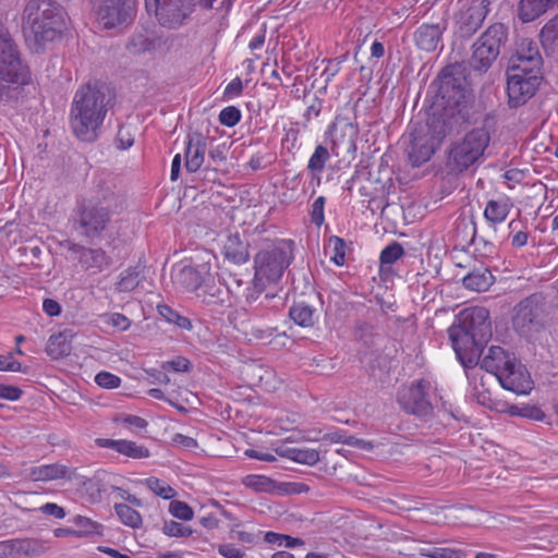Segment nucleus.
<instances>
[{
    "instance_id": "nucleus-47",
    "label": "nucleus",
    "mask_w": 558,
    "mask_h": 558,
    "mask_svg": "<svg viewBox=\"0 0 558 558\" xmlns=\"http://www.w3.org/2000/svg\"><path fill=\"white\" fill-rule=\"evenodd\" d=\"M403 255V246L399 242L392 241L380 252V268L384 269L386 266L395 264Z\"/></svg>"
},
{
    "instance_id": "nucleus-18",
    "label": "nucleus",
    "mask_w": 558,
    "mask_h": 558,
    "mask_svg": "<svg viewBox=\"0 0 558 558\" xmlns=\"http://www.w3.org/2000/svg\"><path fill=\"white\" fill-rule=\"evenodd\" d=\"M410 135L408 157L413 167H420L432 158L439 145L428 136L426 126H414Z\"/></svg>"
},
{
    "instance_id": "nucleus-21",
    "label": "nucleus",
    "mask_w": 558,
    "mask_h": 558,
    "mask_svg": "<svg viewBox=\"0 0 558 558\" xmlns=\"http://www.w3.org/2000/svg\"><path fill=\"white\" fill-rule=\"evenodd\" d=\"M69 250L77 255L78 263L85 270L101 272L113 265L112 257L101 247H86L72 243Z\"/></svg>"
},
{
    "instance_id": "nucleus-24",
    "label": "nucleus",
    "mask_w": 558,
    "mask_h": 558,
    "mask_svg": "<svg viewBox=\"0 0 558 558\" xmlns=\"http://www.w3.org/2000/svg\"><path fill=\"white\" fill-rule=\"evenodd\" d=\"M207 137L198 131L190 132L185 141V169L194 173L201 169L205 161Z\"/></svg>"
},
{
    "instance_id": "nucleus-6",
    "label": "nucleus",
    "mask_w": 558,
    "mask_h": 558,
    "mask_svg": "<svg viewBox=\"0 0 558 558\" xmlns=\"http://www.w3.org/2000/svg\"><path fill=\"white\" fill-rule=\"evenodd\" d=\"M216 0H145L147 12L154 11L160 26L178 29L185 25L195 7L213 9Z\"/></svg>"
},
{
    "instance_id": "nucleus-14",
    "label": "nucleus",
    "mask_w": 558,
    "mask_h": 558,
    "mask_svg": "<svg viewBox=\"0 0 558 558\" xmlns=\"http://www.w3.org/2000/svg\"><path fill=\"white\" fill-rule=\"evenodd\" d=\"M96 13L104 28L130 25L136 16L135 0H97Z\"/></svg>"
},
{
    "instance_id": "nucleus-52",
    "label": "nucleus",
    "mask_w": 558,
    "mask_h": 558,
    "mask_svg": "<svg viewBox=\"0 0 558 558\" xmlns=\"http://www.w3.org/2000/svg\"><path fill=\"white\" fill-rule=\"evenodd\" d=\"M329 244L333 245V255L330 257V260L335 263L337 266H342L345 263V241L337 235H331L329 238Z\"/></svg>"
},
{
    "instance_id": "nucleus-29",
    "label": "nucleus",
    "mask_w": 558,
    "mask_h": 558,
    "mask_svg": "<svg viewBox=\"0 0 558 558\" xmlns=\"http://www.w3.org/2000/svg\"><path fill=\"white\" fill-rule=\"evenodd\" d=\"M556 7L558 0H520L518 17L522 23H530Z\"/></svg>"
},
{
    "instance_id": "nucleus-33",
    "label": "nucleus",
    "mask_w": 558,
    "mask_h": 558,
    "mask_svg": "<svg viewBox=\"0 0 558 558\" xmlns=\"http://www.w3.org/2000/svg\"><path fill=\"white\" fill-rule=\"evenodd\" d=\"M49 549L47 542L37 538L11 539V557H37Z\"/></svg>"
},
{
    "instance_id": "nucleus-55",
    "label": "nucleus",
    "mask_w": 558,
    "mask_h": 558,
    "mask_svg": "<svg viewBox=\"0 0 558 558\" xmlns=\"http://www.w3.org/2000/svg\"><path fill=\"white\" fill-rule=\"evenodd\" d=\"M367 368L369 372V375L373 377L377 376L376 371H380L383 373H388L390 366L389 361L386 355H383L381 353H372L371 359L367 363Z\"/></svg>"
},
{
    "instance_id": "nucleus-23",
    "label": "nucleus",
    "mask_w": 558,
    "mask_h": 558,
    "mask_svg": "<svg viewBox=\"0 0 558 558\" xmlns=\"http://www.w3.org/2000/svg\"><path fill=\"white\" fill-rule=\"evenodd\" d=\"M517 360L514 353L506 351L499 345H492L488 349V353L484 356L481 362V367L477 371V377L480 376L481 385L483 383L482 371H486L493 374L497 379L500 378L501 373L506 372L512 363Z\"/></svg>"
},
{
    "instance_id": "nucleus-11",
    "label": "nucleus",
    "mask_w": 558,
    "mask_h": 558,
    "mask_svg": "<svg viewBox=\"0 0 558 558\" xmlns=\"http://www.w3.org/2000/svg\"><path fill=\"white\" fill-rule=\"evenodd\" d=\"M432 384L426 378H420L411 383L407 388L398 392L400 408L410 415L423 422H430L435 417L434 405L429 399Z\"/></svg>"
},
{
    "instance_id": "nucleus-34",
    "label": "nucleus",
    "mask_w": 558,
    "mask_h": 558,
    "mask_svg": "<svg viewBox=\"0 0 558 558\" xmlns=\"http://www.w3.org/2000/svg\"><path fill=\"white\" fill-rule=\"evenodd\" d=\"M275 452L279 457L311 466L320 461V452L311 448H296L281 445L275 448Z\"/></svg>"
},
{
    "instance_id": "nucleus-51",
    "label": "nucleus",
    "mask_w": 558,
    "mask_h": 558,
    "mask_svg": "<svg viewBox=\"0 0 558 558\" xmlns=\"http://www.w3.org/2000/svg\"><path fill=\"white\" fill-rule=\"evenodd\" d=\"M146 485L151 492L163 499L168 500L175 496V490L170 485L157 477H148L146 480Z\"/></svg>"
},
{
    "instance_id": "nucleus-36",
    "label": "nucleus",
    "mask_w": 558,
    "mask_h": 558,
    "mask_svg": "<svg viewBox=\"0 0 558 558\" xmlns=\"http://www.w3.org/2000/svg\"><path fill=\"white\" fill-rule=\"evenodd\" d=\"M493 282L494 277L487 268L474 269L462 279V283L466 289L476 292L488 290Z\"/></svg>"
},
{
    "instance_id": "nucleus-19",
    "label": "nucleus",
    "mask_w": 558,
    "mask_h": 558,
    "mask_svg": "<svg viewBox=\"0 0 558 558\" xmlns=\"http://www.w3.org/2000/svg\"><path fill=\"white\" fill-rule=\"evenodd\" d=\"M508 66L533 68L542 70L543 58L536 41L531 38H518L514 49L509 52Z\"/></svg>"
},
{
    "instance_id": "nucleus-32",
    "label": "nucleus",
    "mask_w": 558,
    "mask_h": 558,
    "mask_svg": "<svg viewBox=\"0 0 558 558\" xmlns=\"http://www.w3.org/2000/svg\"><path fill=\"white\" fill-rule=\"evenodd\" d=\"M509 35V26L501 22H496L489 25L480 37L484 40V44H488L495 48L496 52L506 54Z\"/></svg>"
},
{
    "instance_id": "nucleus-56",
    "label": "nucleus",
    "mask_w": 558,
    "mask_h": 558,
    "mask_svg": "<svg viewBox=\"0 0 558 558\" xmlns=\"http://www.w3.org/2000/svg\"><path fill=\"white\" fill-rule=\"evenodd\" d=\"M162 532L170 537H187L193 533L192 529L173 520L165 522Z\"/></svg>"
},
{
    "instance_id": "nucleus-50",
    "label": "nucleus",
    "mask_w": 558,
    "mask_h": 558,
    "mask_svg": "<svg viewBox=\"0 0 558 558\" xmlns=\"http://www.w3.org/2000/svg\"><path fill=\"white\" fill-rule=\"evenodd\" d=\"M252 283L253 286L252 287H247L246 288V292L244 294L245 296V302L248 304V305H252L254 302H256L260 296H263V300L259 302L260 305H264V300H269V299H272L275 298L276 295L275 294H269V293H265L263 295V292L266 288V286L268 283L266 282H259L260 286H257L256 283V277L253 278L252 280Z\"/></svg>"
},
{
    "instance_id": "nucleus-10",
    "label": "nucleus",
    "mask_w": 558,
    "mask_h": 558,
    "mask_svg": "<svg viewBox=\"0 0 558 558\" xmlns=\"http://www.w3.org/2000/svg\"><path fill=\"white\" fill-rule=\"evenodd\" d=\"M506 75L510 108L525 105L535 95L543 81L542 70L520 68V65L507 66Z\"/></svg>"
},
{
    "instance_id": "nucleus-25",
    "label": "nucleus",
    "mask_w": 558,
    "mask_h": 558,
    "mask_svg": "<svg viewBox=\"0 0 558 558\" xmlns=\"http://www.w3.org/2000/svg\"><path fill=\"white\" fill-rule=\"evenodd\" d=\"M211 279L210 264L185 265L175 275L177 282L187 291H196Z\"/></svg>"
},
{
    "instance_id": "nucleus-20",
    "label": "nucleus",
    "mask_w": 558,
    "mask_h": 558,
    "mask_svg": "<svg viewBox=\"0 0 558 558\" xmlns=\"http://www.w3.org/2000/svg\"><path fill=\"white\" fill-rule=\"evenodd\" d=\"M471 122L472 121H462L451 114H446V110H441V112L430 114L425 123H418L415 126H426L428 129V136L440 146L447 135L458 132L462 124Z\"/></svg>"
},
{
    "instance_id": "nucleus-59",
    "label": "nucleus",
    "mask_w": 558,
    "mask_h": 558,
    "mask_svg": "<svg viewBox=\"0 0 558 558\" xmlns=\"http://www.w3.org/2000/svg\"><path fill=\"white\" fill-rule=\"evenodd\" d=\"M95 383L101 388L113 389L121 385V378L110 372H99L95 376Z\"/></svg>"
},
{
    "instance_id": "nucleus-37",
    "label": "nucleus",
    "mask_w": 558,
    "mask_h": 558,
    "mask_svg": "<svg viewBox=\"0 0 558 558\" xmlns=\"http://www.w3.org/2000/svg\"><path fill=\"white\" fill-rule=\"evenodd\" d=\"M71 345L68 342V337L64 332L51 335L48 339L46 347L47 354L53 360L66 356L70 354Z\"/></svg>"
},
{
    "instance_id": "nucleus-53",
    "label": "nucleus",
    "mask_w": 558,
    "mask_h": 558,
    "mask_svg": "<svg viewBox=\"0 0 558 558\" xmlns=\"http://www.w3.org/2000/svg\"><path fill=\"white\" fill-rule=\"evenodd\" d=\"M169 512L177 519L190 521L193 519V509L184 501L172 500L169 505Z\"/></svg>"
},
{
    "instance_id": "nucleus-43",
    "label": "nucleus",
    "mask_w": 558,
    "mask_h": 558,
    "mask_svg": "<svg viewBox=\"0 0 558 558\" xmlns=\"http://www.w3.org/2000/svg\"><path fill=\"white\" fill-rule=\"evenodd\" d=\"M330 159L329 150L324 145H317L314 153L310 157L307 169L313 177L319 175L326 166V162Z\"/></svg>"
},
{
    "instance_id": "nucleus-5",
    "label": "nucleus",
    "mask_w": 558,
    "mask_h": 558,
    "mask_svg": "<svg viewBox=\"0 0 558 558\" xmlns=\"http://www.w3.org/2000/svg\"><path fill=\"white\" fill-rule=\"evenodd\" d=\"M31 83L29 66L21 59L8 28L0 23V100H16L23 87Z\"/></svg>"
},
{
    "instance_id": "nucleus-62",
    "label": "nucleus",
    "mask_w": 558,
    "mask_h": 558,
    "mask_svg": "<svg viewBox=\"0 0 558 558\" xmlns=\"http://www.w3.org/2000/svg\"><path fill=\"white\" fill-rule=\"evenodd\" d=\"M276 331V328L272 327H259V326H252L250 329V335L259 341H270L274 337Z\"/></svg>"
},
{
    "instance_id": "nucleus-31",
    "label": "nucleus",
    "mask_w": 558,
    "mask_h": 558,
    "mask_svg": "<svg viewBox=\"0 0 558 558\" xmlns=\"http://www.w3.org/2000/svg\"><path fill=\"white\" fill-rule=\"evenodd\" d=\"M512 207L513 204L507 196H502L497 199H489L486 203V207L484 209V218L493 227L494 234H496V226L507 219Z\"/></svg>"
},
{
    "instance_id": "nucleus-57",
    "label": "nucleus",
    "mask_w": 558,
    "mask_h": 558,
    "mask_svg": "<svg viewBox=\"0 0 558 558\" xmlns=\"http://www.w3.org/2000/svg\"><path fill=\"white\" fill-rule=\"evenodd\" d=\"M375 336L374 326L366 322H357L354 327V337L356 340L369 345Z\"/></svg>"
},
{
    "instance_id": "nucleus-22",
    "label": "nucleus",
    "mask_w": 558,
    "mask_h": 558,
    "mask_svg": "<svg viewBox=\"0 0 558 558\" xmlns=\"http://www.w3.org/2000/svg\"><path fill=\"white\" fill-rule=\"evenodd\" d=\"M501 387L506 390L512 391L517 395H529L533 389V380L526 367L515 360L510 367L501 373L498 379Z\"/></svg>"
},
{
    "instance_id": "nucleus-35",
    "label": "nucleus",
    "mask_w": 558,
    "mask_h": 558,
    "mask_svg": "<svg viewBox=\"0 0 558 558\" xmlns=\"http://www.w3.org/2000/svg\"><path fill=\"white\" fill-rule=\"evenodd\" d=\"M539 40L546 56L558 52V13L542 27Z\"/></svg>"
},
{
    "instance_id": "nucleus-17",
    "label": "nucleus",
    "mask_w": 558,
    "mask_h": 558,
    "mask_svg": "<svg viewBox=\"0 0 558 558\" xmlns=\"http://www.w3.org/2000/svg\"><path fill=\"white\" fill-rule=\"evenodd\" d=\"M322 295L314 287H311L306 299L294 300L289 308V317L300 327H313L319 318L317 305L322 304Z\"/></svg>"
},
{
    "instance_id": "nucleus-60",
    "label": "nucleus",
    "mask_w": 558,
    "mask_h": 558,
    "mask_svg": "<svg viewBox=\"0 0 558 558\" xmlns=\"http://www.w3.org/2000/svg\"><path fill=\"white\" fill-rule=\"evenodd\" d=\"M326 198L324 196L317 197L312 204L311 221L317 227H320L325 221L324 207Z\"/></svg>"
},
{
    "instance_id": "nucleus-16",
    "label": "nucleus",
    "mask_w": 558,
    "mask_h": 558,
    "mask_svg": "<svg viewBox=\"0 0 558 558\" xmlns=\"http://www.w3.org/2000/svg\"><path fill=\"white\" fill-rule=\"evenodd\" d=\"M454 324L472 332L480 340L492 338L489 312L485 307L474 306L464 308L457 315Z\"/></svg>"
},
{
    "instance_id": "nucleus-44",
    "label": "nucleus",
    "mask_w": 558,
    "mask_h": 558,
    "mask_svg": "<svg viewBox=\"0 0 558 558\" xmlns=\"http://www.w3.org/2000/svg\"><path fill=\"white\" fill-rule=\"evenodd\" d=\"M157 312L166 322L173 324L183 330L192 329L191 320L186 316L179 314L169 305L159 304L157 306Z\"/></svg>"
},
{
    "instance_id": "nucleus-26",
    "label": "nucleus",
    "mask_w": 558,
    "mask_h": 558,
    "mask_svg": "<svg viewBox=\"0 0 558 558\" xmlns=\"http://www.w3.org/2000/svg\"><path fill=\"white\" fill-rule=\"evenodd\" d=\"M499 56L500 53L496 52L495 48L484 44V40L478 37L472 45L469 63L475 72L486 73Z\"/></svg>"
},
{
    "instance_id": "nucleus-9",
    "label": "nucleus",
    "mask_w": 558,
    "mask_h": 558,
    "mask_svg": "<svg viewBox=\"0 0 558 558\" xmlns=\"http://www.w3.org/2000/svg\"><path fill=\"white\" fill-rule=\"evenodd\" d=\"M112 216L113 214L98 204L82 198L76 202L73 210V228L78 235L93 242L104 236Z\"/></svg>"
},
{
    "instance_id": "nucleus-7",
    "label": "nucleus",
    "mask_w": 558,
    "mask_h": 558,
    "mask_svg": "<svg viewBox=\"0 0 558 558\" xmlns=\"http://www.w3.org/2000/svg\"><path fill=\"white\" fill-rule=\"evenodd\" d=\"M293 259L292 247L284 244H270L254 256V277L259 282L277 283Z\"/></svg>"
},
{
    "instance_id": "nucleus-58",
    "label": "nucleus",
    "mask_w": 558,
    "mask_h": 558,
    "mask_svg": "<svg viewBox=\"0 0 558 558\" xmlns=\"http://www.w3.org/2000/svg\"><path fill=\"white\" fill-rule=\"evenodd\" d=\"M161 368L162 371L189 373L192 369V364L186 357L180 355L171 361L162 362Z\"/></svg>"
},
{
    "instance_id": "nucleus-38",
    "label": "nucleus",
    "mask_w": 558,
    "mask_h": 558,
    "mask_svg": "<svg viewBox=\"0 0 558 558\" xmlns=\"http://www.w3.org/2000/svg\"><path fill=\"white\" fill-rule=\"evenodd\" d=\"M31 474L35 481L59 480L66 476L68 468L62 464H46L34 468Z\"/></svg>"
},
{
    "instance_id": "nucleus-63",
    "label": "nucleus",
    "mask_w": 558,
    "mask_h": 558,
    "mask_svg": "<svg viewBox=\"0 0 558 558\" xmlns=\"http://www.w3.org/2000/svg\"><path fill=\"white\" fill-rule=\"evenodd\" d=\"M22 395L23 391L21 388L0 384V399L16 401L22 397Z\"/></svg>"
},
{
    "instance_id": "nucleus-12",
    "label": "nucleus",
    "mask_w": 558,
    "mask_h": 558,
    "mask_svg": "<svg viewBox=\"0 0 558 558\" xmlns=\"http://www.w3.org/2000/svg\"><path fill=\"white\" fill-rule=\"evenodd\" d=\"M546 314V298L542 292L521 300L513 308L512 326L520 336H527L543 326Z\"/></svg>"
},
{
    "instance_id": "nucleus-49",
    "label": "nucleus",
    "mask_w": 558,
    "mask_h": 558,
    "mask_svg": "<svg viewBox=\"0 0 558 558\" xmlns=\"http://www.w3.org/2000/svg\"><path fill=\"white\" fill-rule=\"evenodd\" d=\"M153 40H150L145 35L134 34L128 40L125 48L129 51V53L136 56L149 51L153 48Z\"/></svg>"
},
{
    "instance_id": "nucleus-13",
    "label": "nucleus",
    "mask_w": 558,
    "mask_h": 558,
    "mask_svg": "<svg viewBox=\"0 0 558 558\" xmlns=\"http://www.w3.org/2000/svg\"><path fill=\"white\" fill-rule=\"evenodd\" d=\"M490 0H458L453 16L456 36L469 39L477 33L490 11Z\"/></svg>"
},
{
    "instance_id": "nucleus-2",
    "label": "nucleus",
    "mask_w": 558,
    "mask_h": 558,
    "mask_svg": "<svg viewBox=\"0 0 558 558\" xmlns=\"http://www.w3.org/2000/svg\"><path fill=\"white\" fill-rule=\"evenodd\" d=\"M68 21L66 11L56 0H27L22 15L26 46L33 53H44L61 40L68 31Z\"/></svg>"
},
{
    "instance_id": "nucleus-46",
    "label": "nucleus",
    "mask_w": 558,
    "mask_h": 558,
    "mask_svg": "<svg viewBox=\"0 0 558 558\" xmlns=\"http://www.w3.org/2000/svg\"><path fill=\"white\" fill-rule=\"evenodd\" d=\"M473 225V234L471 239V244L475 247V251L484 257L494 256L497 254V246L493 239H488L482 235H477L476 225Z\"/></svg>"
},
{
    "instance_id": "nucleus-42",
    "label": "nucleus",
    "mask_w": 558,
    "mask_h": 558,
    "mask_svg": "<svg viewBox=\"0 0 558 558\" xmlns=\"http://www.w3.org/2000/svg\"><path fill=\"white\" fill-rule=\"evenodd\" d=\"M142 268L137 266H130L120 274V279L117 282V289L120 292H130L135 290L140 284V275Z\"/></svg>"
},
{
    "instance_id": "nucleus-45",
    "label": "nucleus",
    "mask_w": 558,
    "mask_h": 558,
    "mask_svg": "<svg viewBox=\"0 0 558 558\" xmlns=\"http://www.w3.org/2000/svg\"><path fill=\"white\" fill-rule=\"evenodd\" d=\"M114 510L120 521L132 529H138L142 525V515L138 511L125 504H116Z\"/></svg>"
},
{
    "instance_id": "nucleus-1",
    "label": "nucleus",
    "mask_w": 558,
    "mask_h": 558,
    "mask_svg": "<svg viewBox=\"0 0 558 558\" xmlns=\"http://www.w3.org/2000/svg\"><path fill=\"white\" fill-rule=\"evenodd\" d=\"M114 97L111 87L101 81L88 82L76 90L71 105L70 124L78 140L87 143L97 141Z\"/></svg>"
},
{
    "instance_id": "nucleus-64",
    "label": "nucleus",
    "mask_w": 558,
    "mask_h": 558,
    "mask_svg": "<svg viewBox=\"0 0 558 558\" xmlns=\"http://www.w3.org/2000/svg\"><path fill=\"white\" fill-rule=\"evenodd\" d=\"M218 553L225 558H243L244 553L232 544H222L218 547Z\"/></svg>"
},
{
    "instance_id": "nucleus-28",
    "label": "nucleus",
    "mask_w": 558,
    "mask_h": 558,
    "mask_svg": "<svg viewBox=\"0 0 558 558\" xmlns=\"http://www.w3.org/2000/svg\"><path fill=\"white\" fill-rule=\"evenodd\" d=\"M250 243L245 234H229L223 244V255L229 262L241 265L250 259Z\"/></svg>"
},
{
    "instance_id": "nucleus-8",
    "label": "nucleus",
    "mask_w": 558,
    "mask_h": 558,
    "mask_svg": "<svg viewBox=\"0 0 558 558\" xmlns=\"http://www.w3.org/2000/svg\"><path fill=\"white\" fill-rule=\"evenodd\" d=\"M448 335L458 360L465 368L468 379L475 383L476 365L489 339L480 340L478 337L454 323L448 328Z\"/></svg>"
},
{
    "instance_id": "nucleus-4",
    "label": "nucleus",
    "mask_w": 558,
    "mask_h": 558,
    "mask_svg": "<svg viewBox=\"0 0 558 558\" xmlns=\"http://www.w3.org/2000/svg\"><path fill=\"white\" fill-rule=\"evenodd\" d=\"M495 130V117L487 113L481 126L474 128L466 132L462 138L451 143L446 159V167L449 172L460 174L482 160Z\"/></svg>"
},
{
    "instance_id": "nucleus-40",
    "label": "nucleus",
    "mask_w": 558,
    "mask_h": 558,
    "mask_svg": "<svg viewBox=\"0 0 558 558\" xmlns=\"http://www.w3.org/2000/svg\"><path fill=\"white\" fill-rule=\"evenodd\" d=\"M72 522L77 526V530H75L76 537L102 535V524L87 517L75 515Z\"/></svg>"
},
{
    "instance_id": "nucleus-30",
    "label": "nucleus",
    "mask_w": 558,
    "mask_h": 558,
    "mask_svg": "<svg viewBox=\"0 0 558 558\" xmlns=\"http://www.w3.org/2000/svg\"><path fill=\"white\" fill-rule=\"evenodd\" d=\"M96 444L101 448H110L117 452L126 456L132 459L148 458L150 452L148 448L138 446L136 442L126 439H108L97 438Z\"/></svg>"
},
{
    "instance_id": "nucleus-3",
    "label": "nucleus",
    "mask_w": 558,
    "mask_h": 558,
    "mask_svg": "<svg viewBox=\"0 0 558 558\" xmlns=\"http://www.w3.org/2000/svg\"><path fill=\"white\" fill-rule=\"evenodd\" d=\"M435 93L433 106L446 110V114L462 121H472L474 97L466 80L465 68L461 63L444 66L429 85Z\"/></svg>"
},
{
    "instance_id": "nucleus-27",
    "label": "nucleus",
    "mask_w": 558,
    "mask_h": 558,
    "mask_svg": "<svg viewBox=\"0 0 558 558\" xmlns=\"http://www.w3.org/2000/svg\"><path fill=\"white\" fill-rule=\"evenodd\" d=\"M445 24H422L414 33V41L418 49L432 52L435 51L441 41Z\"/></svg>"
},
{
    "instance_id": "nucleus-61",
    "label": "nucleus",
    "mask_w": 558,
    "mask_h": 558,
    "mask_svg": "<svg viewBox=\"0 0 558 558\" xmlns=\"http://www.w3.org/2000/svg\"><path fill=\"white\" fill-rule=\"evenodd\" d=\"M430 558H464V554L460 549L452 548H434L428 555Z\"/></svg>"
},
{
    "instance_id": "nucleus-15",
    "label": "nucleus",
    "mask_w": 558,
    "mask_h": 558,
    "mask_svg": "<svg viewBox=\"0 0 558 558\" xmlns=\"http://www.w3.org/2000/svg\"><path fill=\"white\" fill-rule=\"evenodd\" d=\"M94 204H98L113 215L121 214L126 207L124 193L118 189L113 179L99 178L95 184L94 194L84 197Z\"/></svg>"
},
{
    "instance_id": "nucleus-39",
    "label": "nucleus",
    "mask_w": 558,
    "mask_h": 558,
    "mask_svg": "<svg viewBox=\"0 0 558 558\" xmlns=\"http://www.w3.org/2000/svg\"><path fill=\"white\" fill-rule=\"evenodd\" d=\"M202 287L204 288V302L207 304H223L229 293H231V289L223 287L221 283L216 284L206 281Z\"/></svg>"
},
{
    "instance_id": "nucleus-41",
    "label": "nucleus",
    "mask_w": 558,
    "mask_h": 558,
    "mask_svg": "<svg viewBox=\"0 0 558 558\" xmlns=\"http://www.w3.org/2000/svg\"><path fill=\"white\" fill-rule=\"evenodd\" d=\"M510 416H521L532 421H544L546 414L535 404H511L507 410Z\"/></svg>"
},
{
    "instance_id": "nucleus-54",
    "label": "nucleus",
    "mask_w": 558,
    "mask_h": 558,
    "mask_svg": "<svg viewBox=\"0 0 558 558\" xmlns=\"http://www.w3.org/2000/svg\"><path fill=\"white\" fill-rule=\"evenodd\" d=\"M242 114L240 109L234 106H229L220 111L218 120L220 124L228 128H233L240 122Z\"/></svg>"
},
{
    "instance_id": "nucleus-48",
    "label": "nucleus",
    "mask_w": 558,
    "mask_h": 558,
    "mask_svg": "<svg viewBox=\"0 0 558 558\" xmlns=\"http://www.w3.org/2000/svg\"><path fill=\"white\" fill-rule=\"evenodd\" d=\"M244 485L257 493H270L275 489L276 483L274 480L264 475H247Z\"/></svg>"
}]
</instances>
